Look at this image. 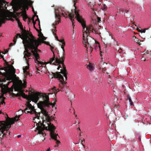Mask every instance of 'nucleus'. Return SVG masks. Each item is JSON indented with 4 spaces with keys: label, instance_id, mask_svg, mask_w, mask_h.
I'll return each mask as SVG.
<instances>
[{
    "label": "nucleus",
    "instance_id": "obj_60",
    "mask_svg": "<svg viewBox=\"0 0 151 151\" xmlns=\"http://www.w3.org/2000/svg\"><path fill=\"white\" fill-rule=\"evenodd\" d=\"M1 52H0V57L2 58H4V56H3L1 54Z\"/></svg>",
    "mask_w": 151,
    "mask_h": 151
},
{
    "label": "nucleus",
    "instance_id": "obj_9",
    "mask_svg": "<svg viewBox=\"0 0 151 151\" xmlns=\"http://www.w3.org/2000/svg\"><path fill=\"white\" fill-rule=\"evenodd\" d=\"M4 78H2V77L0 76V87L1 88V92L3 94H6L8 92H12L13 91V88H8V86L9 83L11 82H9L8 83L6 84V86L5 84H3L2 83V82H5L7 80V78L6 77V76H3Z\"/></svg>",
    "mask_w": 151,
    "mask_h": 151
},
{
    "label": "nucleus",
    "instance_id": "obj_46",
    "mask_svg": "<svg viewBox=\"0 0 151 151\" xmlns=\"http://www.w3.org/2000/svg\"><path fill=\"white\" fill-rule=\"evenodd\" d=\"M36 16L37 17V19L35 20V21H38V22H39V21H40V20L38 18V16L37 15H36Z\"/></svg>",
    "mask_w": 151,
    "mask_h": 151
},
{
    "label": "nucleus",
    "instance_id": "obj_14",
    "mask_svg": "<svg viewBox=\"0 0 151 151\" xmlns=\"http://www.w3.org/2000/svg\"><path fill=\"white\" fill-rule=\"evenodd\" d=\"M17 23L18 26L22 31V35L24 37H27V36H29V34H30L28 31H27L26 30L23 29V26L20 21L17 22Z\"/></svg>",
    "mask_w": 151,
    "mask_h": 151
},
{
    "label": "nucleus",
    "instance_id": "obj_33",
    "mask_svg": "<svg viewBox=\"0 0 151 151\" xmlns=\"http://www.w3.org/2000/svg\"><path fill=\"white\" fill-rule=\"evenodd\" d=\"M87 68L91 71L93 70V67L92 65H91L90 64L88 65L87 66Z\"/></svg>",
    "mask_w": 151,
    "mask_h": 151
},
{
    "label": "nucleus",
    "instance_id": "obj_7",
    "mask_svg": "<svg viewBox=\"0 0 151 151\" xmlns=\"http://www.w3.org/2000/svg\"><path fill=\"white\" fill-rule=\"evenodd\" d=\"M52 73L53 74L54 77L55 78H59L60 81V83L59 85L60 90L57 88L55 87L54 86L50 91V92H53L55 95L60 91H63L62 90L65 86L67 82L65 81L67 80L65 79V81L64 80L63 77L60 74V72H56L55 73Z\"/></svg>",
    "mask_w": 151,
    "mask_h": 151
},
{
    "label": "nucleus",
    "instance_id": "obj_47",
    "mask_svg": "<svg viewBox=\"0 0 151 151\" xmlns=\"http://www.w3.org/2000/svg\"><path fill=\"white\" fill-rule=\"evenodd\" d=\"M25 74H26L27 75H29V76H32L31 74L29 72H28V73H24Z\"/></svg>",
    "mask_w": 151,
    "mask_h": 151
},
{
    "label": "nucleus",
    "instance_id": "obj_8",
    "mask_svg": "<svg viewBox=\"0 0 151 151\" xmlns=\"http://www.w3.org/2000/svg\"><path fill=\"white\" fill-rule=\"evenodd\" d=\"M65 59V56H63L60 58L59 57V58H56L55 60V61H54L53 63H52L51 64L57 65V64H61L62 65L63 69H60V73H61L62 74H63L66 80H67V74L68 72L66 69L64 63Z\"/></svg>",
    "mask_w": 151,
    "mask_h": 151
},
{
    "label": "nucleus",
    "instance_id": "obj_27",
    "mask_svg": "<svg viewBox=\"0 0 151 151\" xmlns=\"http://www.w3.org/2000/svg\"><path fill=\"white\" fill-rule=\"evenodd\" d=\"M65 45V42L62 44V45H61V48L63 50V56H65V50L64 49V47Z\"/></svg>",
    "mask_w": 151,
    "mask_h": 151
},
{
    "label": "nucleus",
    "instance_id": "obj_22",
    "mask_svg": "<svg viewBox=\"0 0 151 151\" xmlns=\"http://www.w3.org/2000/svg\"><path fill=\"white\" fill-rule=\"evenodd\" d=\"M75 15V14H74L73 13L69 14V17H70L72 22V25L73 27L74 26V20L73 19L74 18Z\"/></svg>",
    "mask_w": 151,
    "mask_h": 151
},
{
    "label": "nucleus",
    "instance_id": "obj_15",
    "mask_svg": "<svg viewBox=\"0 0 151 151\" xmlns=\"http://www.w3.org/2000/svg\"><path fill=\"white\" fill-rule=\"evenodd\" d=\"M50 134L51 138L56 141V143L58 146V144L60 143V142L57 139V136H58V134L55 133V130H52L50 132Z\"/></svg>",
    "mask_w": 151,
    "mask_h": 151
},
{
    "label": "nucleus",
    "instance_id": "obj_19",
    "mask_svg": "<svg viewBox=\"0 0 151 151\" xmlns=\"http://www.w3.org/2000/svg\"><path fill=\"white\" fill-rule=\"evenodd\" d=\"M40 58V56L39 55V57H37V60H36V58H35V63H37V62L38 63V66H39V67H46V64L45 63H44L40 62L38 60H39Z\"/></svg>",
    "mask_w": 151,
    "mask_h": 151
},
{
    "label": "nucleus",
    "instance_id": "obj_54",
    "mask_svg": "<svg viewBox=\"0 0 151 151\" xmlns=\"http://www.w3.org/2000/svg\"><path fill=\"white\" fill-rule=\"evenodd\" d=\"M8 52V50H6L5 51V53H4V52H2L3 54H6V53Z\"/></svg>",
    "mask_w": 151,
    "mask_h": 151
},
{
    "label": "nucleus",
    "instance_id": "obj_61",
    "mask_svg": "<svg viewBox=\"0 0 151 151\" xmlns=\"http://www.w3.org/2000/svg\"><path fill=\"white\" fill-rule=\"evenodd\" d=\"M38 24H39V25L40 26V29L41 30V29L40 28V21H39Z\"/></svg>",
    "mask_w": 151,
    "mask_h": 151
},
{
    "label": "nucleus",
    "instance_id": "obj_63",
    "mask_svg": "<svg viewBox=\"0 0 151 151\" xmlns=\"http://www.w3.org/2000/svg\"><path fill=\"white\" fill-rule=\"evenodd\" d=\"M32 11H33L34 12V13L35 14V15H36V14H35V13L34 10V8H32Z\"/></svg>",
    "mask_w": 151,
    "mask_h": 151
},
{
    "label": "nucleus",
    "instance_id": "obj_50",
    "mask_svg": "<svg viewBox=\"0 0 151 151\" xmlns=\"http://www.w3.org/2000/svg\"><path fill=\"white\" fill-rule=\"evenodd\" d=\"M35 16H36V15H34V16H33V17H32V22H33V21L34 22V17H35Z\"/></svg>",
    "mask_w": 151,
    "mask_h": 151
},
{
    "label": "nucleus",
    "instance_id": "obj_20",
    "mask_svg": "<svg viewBox=\"0 0 151 151\" xmlns=\"http://www.w3.org/2000/svg\"><path fill=\"white\" fill-rule=\"evenodd\" d=\"M101 65L100 69H101L102 70V71L104 72V71H105L106 69V66L107 65V64L104 62H101Z\"/></svg>",
    "mask_w": 151,
    "mask_h": 151
},
{
    "label": "nucleus",
    "instance_id": "obj_62",
    "mask_svg": "<svg viewBox=\"0 0 151 151\" xmlns=\"http://www.w3.org/2000/svg\"><path fill=\"white\" fill-rule=\"evenodd\" d=\"M138 31L139 32H141L142 30L141 29H137Z\"/></svg>",
    "mask_w": 151,
    "mask_h": 151
},
{
    "label": "nucleus",
    "instance_id": "obj_43",
    "mask_svg": "<svg viewBox=\"0 0 151 151\" xmlns=\"http://www.w3.org/2000/svg\"><path fill=\"white\" fill-rule=\"evenodd\" d=\"M149 51L148 50H147L146 52H145L144 53H143L144 55H146L147 54H149Z\"/></svg>",
    "mask_w": 151,
    "mask_h": 151
},
{
    "label": "nucleus",
    "instance_id": "obj_49",
    "mask_svg": "<svg viewBox=\"0 0 151 151\" xmlns=\"http://www.w3.org/2000/svg\"><path fill=\"white\" fill-rule=\"evenodd\" d=\"M83 141L82 140H81V139H80V140H79V142H81V144L82 145H83Z\"/></svg>",
    "mask_w": 151,
    "mask_h": 151
},
{
    "label": "nucleus",
    "instance_id": "obj_38",
    "mask_svg": "<svg viewBox=\"0 0 151 151\" xmlns=\"http://www.w3.org/2000/svg\"><path fill=\"white\" fill-rule=\"evenodd\" d=\"M96 81H95V82H96V83H99L100 81V79L99 78H96Z\"/></svg>",
    "mask_w": 151,
    "mask_h": 151
},
{
    "label": "nucleus",
    "instance_id": "obj_6",
    "mask_svg": "<svg viewBox=\"0 0 151 151\" xmlns=\"http://www.w3.org/2000/svg\"><path fill=\"white\" fill-rule=\"evenodd\" d=\"M2 58L5 62V71H10L11 69H12V73H11L10 72H8L3 73L2 72L0 71V75H2V76H6V77L7 78V81H10L12 80L16 77V75L15 74V69L14 68L12 65H9L8 63V62H7L4 58ZM0 67H1L0 66Z\"/></svg>",
    "mask_w": 151,
    "mask_h": 151
},
{
    "label": "nucleus",
    "instance_id": "obj_45",
    "mask_svg": "<svg viewBox=\"0 0 151 151\" xmlns=\"http://www.w3.org/2000/svg\"><path fill=\"white\" fill-rule=\"evenodd\" d=\"M142 30L141 33H145L146 31L145 29H141Z\"/></svg>",
    "mask_w": 151,
    "mask_h": 151
},
{
    "label": "nucleus",
    "instance_id": "obj_5",
    "mask_svg": "<svg viewBox=\"0 0 151 151\" xmlns=\"http://www.w3.org/2000/svg\"><path fill=\"white\" fill-rule=\"evenodd\" d=\"M46 122L45 120H43V123L41 122H39L38 123H37L36 126H37V130L38 131V133L42 134V136H44V135H45V134L42 131L45 129L48 130L49 129L50 131V132L52 130H54L55 129V127L53 124H52L50 121L47 122V120Z\"/></svg>",
    "mask_w": 151,
    "mask_h": 151
},
{
    "label": "nucleus",
    "instance_id": "obj_42",
    "mask_svg": "<svg viewBox=\"0 0 151 151\" xmlns=\"http://www.w3.org/2000/svg\"><path fill=\"white\" fill-rule=\"evenodd\" d=\"M22 12L20 13H17L16 14H16L17 17H18L19 16V15L21 13H22Z\"/></svg>",
    "mask_w": 151,
    "mask_h": 151
},
{
    "label": "nucleus",
    "instance_id": "obj_13",
    "mask_svg": "<svg viewBox=\"0 0 151 151\" xmlns=\"http://www.w3.org/2000/svg\"><path fill=\"white\" fill-rule=\"evenodd\" d=\"M60 9H55V17L56 19L58 20V21H55V24H54L53 25L55 26V25H56L58 24L60 22L61 16L60 12Z\"/></svg>",
    "mask_w": 151,
    "mask_h": 151
},
{
    "label": "nucleus",
    "instance_id": "obj_37",
    "mask_svg": "<svg viewBox=\"0 0 151 151\" xmlns=\"http://www.w3.org/2000/svg\"><path fill=\"white\" fill-rule=\"evenodd\" d=\"M71 96L72 98H74V95L72 93H71L68 96V99L70 100V101H71V99H70V98H69V96Z\"/></svg>",
    "mask_w": 151,
    "mask_h": 151
},
{
    "label": "nucleus",
    "instance_id": "obj_4",
    "mask_svg": "<svg viewBox=\"0 0 151 151\" xmlns=\"http://www.w3.org/2000/svg\"><path fill=\"white\" fill-rule=\"evenodd\" d=\"M75 13L76 15L75 18H76L77 21L80 23L83 27V37H84L85 35L88 37L89 36V33L91 32H93V31L94 32L95 34H98L97 31L95 30H94L93 27L91 25H89L87 27L86 26L85 22L83 20L81 16L79 13L76 11H75Z\"/></svg>",
    "mask_w": 151,
    "mask_h": 151
},
{
    "label": "nucleus",
    "instance_id": "obj_18",
    "mask_svg": "<svg viewBox=\"0 0 151 151\" xmlns=\"http://www.w3.org/2000/svg\"><path fill=\"white\" fill-rule=\"evenodd\" d=\"M49 46H50V49L53 54V56L52 58H51L50 59V60L47 63H50V64H51L52 63H53V62L55 61V59L56 58H55V55L54 54V52L53 50L54 49V47L51 46L50 45H49Z\"/></svg>",
    "mask_w": 151,
    "mask_h": 151
},
{
    "label": "nucleus",
    "instance_id": "obj_35",
    "mask_svg": "<svg viewBox=\"0 0 151 151\" xmlns=\"http://www.w3.org/2000/svg\"><path fill=\"white\" fill-rule=\"evenodd\" d=\"M3 96H4V94H2L1 95V97H3V100H2V101L0 103V104H4V103L5 104V102L4 101V99H5V98L3 97Z\"/></svg>",
    "mask_w": 151,
    "mask_h": 151
},
{
    "label": "nucleus",
    "instance_id": "obj_3",
    "mask_svg": "<svg viewBox=\"0 0 151 151\" xmlns=\"http://www.w3.org/2000/svg\"><path fill=\"white\" fill-rule=\"evenodd\" d=\"M6 116L8 117V119H6V122L0 121V137L1 140L6 137L7 135H10V133H8V132L9 129L12 124L19 120V116L18 117L17 116L14 118H10L7 114Z\"/></svg>",
    "mask_w": 151,
    "mask_h": 151
},
{
    "label": "nucleus",
    "instance_id": "obj_57",
    "mask_svg": "<svg viewBox=\"0 0 151 151\" xmlns=\"http://www.w3.org/2000/svg\"><path fill=\"white\" fill-rule=\"evenodd\" d=\"M60 68H62V67H61V66L60 65H59L57 69L58 70H59L60 69Z\"/></svg>",
    "mask_w": 151,
    "mask_h": 151
},
{
    "label": "nucleus",
    "instance_id": "obj_52",
    "mask_svg": "<svg viewBox=\"0 0 151 151\" xmlns=\"http://www.w3.org/2000/svg\"><path fill=\"white\" fill-rule=\"evenodd\" d=\"M37 51V52H35V53H37V52H40L41 51H40V50H38V49H37V51Z\"/></svg>",
    "mask_w": 151,
    "mask_h": 151
},
{
    "label": "nucleus",
    "instance_id": "obj_11",
    "mask_svg": "<svg viewBox=\"0 0 151 151\" xmlns=\"http://www.w3.org/2000/svg\"><path fill=\"white\" fill-rule=\"evenodd\" d=\"M83 43L85 47L86 48L87 45H88V46H89L90 47L92 48L91 46L92 44V42H94V40L93 38L88 36L87 37L85 35L83 37Z\"/></svg>",
    "mask_w": 151,
    "mask_h": 151
},
{
    "label": "nucleus",
    "instance_id": "obj_48",
    "mask_svg": "<svg viewBox=\"0 0 151 151\" xmlns=\"http://www.w3.org/2000/svg\"><path fill=\"white\" fill-rule=\"evenodd\" d=\"M54 36H55V38L58 41H59V40L58 39V36L56 35H54Z\"/></svg>",
    "mask_w": 151,
    "mask_h": 151
},
{
    "label": "nucleus",
    "instance_id": "obj_30",
    "mask_svg": "<svg viewBox=\"0 0 151 151\" xmlns=\"http://www.w3.org/2000/svg\"><path fill=\"white\" fill-rule=\"evenodd\" d=\"M127 99L129 100L130 104L131 105H133V102L132 101V100H131V99L130 98V97L129 96V95H128L127 96Z\"/></svg>",
    "mask_w": 151,
    "mask_h": 151
},
{
    "label": "nucleus",
    "instance_id": "obj_23",
    "mask_svg": "<svg viewBox=\"0 0 151 151\" xmlns=\"http://www.w3.org/2000/svg\"><path fill=\"white\" fill-rule=\"evenodd\" d=\"M26 63L28 65H29V60H27L26 61ZM29 66H27L25 67H24L23 68V72L24 73H27L28 71L27 70L29 69Z\"/></svg>",
    "mask_w": 151,
    "mask_h": 151
},
{
    "label": "nucleus",
    "instance_id": "obj_12",
    "mask_svg": "<svg viewBox=\"0 0 151 151\" xmlns=\"http://www.w3.org/2000/svg\"><path fill=\"white\" fill-rule=\"evenodd\" d=\"M37 106L40 109L42 113L46 117V120L49 122L51 121V119H50V116L48 115V112L43 108L44 106H44V105H41L39 104H37Z\"/></svg>",
    "mask_w": 151,
    "mask_h": 151
},
{
    "label": "nucleus",
    "instance_id": "obj_36",
    "mask_svg": "<svg viewBox=\"0 0 151 151\" xmlns=\"http://www.w3.org/2000/svg\"><path fill=\"white\" fill-rule=\"evenodd\" d=\"M17 1V0H12V6H14L16 4Z\"/></svg>",
    "mask_w": 151,
    "mask_h": 151
},
{
    "label": "nucleus",
    "instance_id": "obj_64",
    "mask_svg": "<svg viewBox=\"0 0 151 151\" xmlns=\"http://www.w3.org/2000/svg\"><path fill=\"white\" fill-rule=\"evenodd\" d=\"M21 137V135H19L17 136V137L18 138H19L20 137Z\"/></svg>",
    "mask_w": 151,
    "mask_h": 151
},
{
    "label": "nucleus",
    "instance_id": "obj_10",
    "mask_svg": "<svg viewBox=\"0 0 151 151\" xmlns=\"http://www.w3.org/2000/svg\"><path fill=\"white\" fill-rule=\"evenodd\" d=\"M27 86L26 82H24L23 84L21 81L20 83H18L14 85V89L15 91L19 92V93L16 94L15 97L20 96L21 95L20 92L22 91V88H25Z\"/></svg>",
    "mask_w": 151,
    "mask_h": 151
},
{
    "label": "nucleus",
    "instance_id": "obj_31",
    "mask_svg": "<svg viewBox=\"0 0 151 151\" xmlns=\"http://www.w3.org/2000/svg\"><path fill=\"white\" fill-rule=\"evenodd\" d=\"M56 27L55 26L54 27V29L52 30V32L54 35H56V32L57 31L56 30Z\"/></svg>",
    "mask_w": 151,
    "mask_h": 151
},
{
    "label": "nucleus",
    "instance_id": "obj_39",
    "mask_svg": "<svg viewBox=\"0 0 151 151\" xmlns=\"http://www.w3.org/2000/svg\"><path fill=\"white\" fill-rule=\"evenodd\" d=\"M36 21H34V22H33V25H34V28L37 30V31L38 32L39 31V30L38 29H37L35 27V24H36Z\"/></svg>",
    "mask_w": 151,
    "mask_h": 151
},
{
    "label": "nucleus",
    "instance_id": "obj_32",
    "mask_svg": "<svg viewBox=\"0 0 151 151\" xmlns=\"http://www.w3.org/2000/svg\"><path fill=\"white\" fill-rule=\"evenodd\" d=\"M5 22V19L4 18H2L0 19V27L1 26L2 23H4Z\"/></svg>",
    "mask_w": 151,
    "mask_h": 151
},
{
    "label": "nucleus",
    "instance_id": "obj_1",
    "mask_svg": "<svg viewBox=\"0 0 151 151\" xmlns=\"http://www.w3.org/2000/svg\"><path fill=\"white\" fill-rule=\"evenodd\" d=\"M42 97L44 100L43 101H40L38 104L42 105H44V106H48L49 105H52L53 107L55 106V103H50L49 101V96L47 95L46 93L44 95L39 92H36L33 94L30 95L29 98V100L27 102V107L24 110H22V112H25L26 113H29L30 114H35L36 117L38 119H39L40 112L38 113L37 112L35 109L34 107L32 106L30 102L31 101L36 103L39 100V97Z\"/></svg>",
    "mask_w": 151,
    "mask_h": 151
},
{
    "label": "nucleus",
    "instance_id": "obj_53",
    "mask_svg": "<svg viewBox=\"0 0 151 151\" xmlns=\"http://www.w3.org/2000/svg\"><path fill=\"white\" fill-rule=\"evenodd\" d=\"M15 19L17 22H19L20 21L19 20L17 17L15 18Z\"/></svg>",
    "mask_w": 151,
    "mask_h": 151
},
{
    "label": "nucleus",
    "instance_id": "obj_24",
    "mask_svg": "<svg viewBox=\"0 0 151 151\" xmlns=\"http://www.w3.org/2000/svg\"><path fill=\"white\" fill-rule=\"evenodd\" d=\"M22 16H23L24 20L25 21V20L28 18L26 14V12L25 10L22 12Z\"/></svg>",
    "mask_w": 151,
    "mask_h": 151
},
{
    "label": "nucleus",
    "instance_id": "obj_59",
    "mask_svg": "<svg viewBox=\"0 0 151 151\" xmlns=\"http://www.w3.org/2000/svg\"><path fill=\"white\" fill-rule=\"evenodd\" d=\"M118 51L119 52V53L122 52V50L121 49H119L118 50Z\"/></svg>",
    "mask_w": 151,
    "mask_h": 151
},
{
    "label": "nucleus",
    "instance_id": "obj_41",
    "mask_svg": "<svg viewBox=\"0 0 151 151\" xmlns=\"http://www.w3.org/2000/svg\"><path fill=\"white\" fill-rule=\"evenodd\" d=\"M39 36H40V37H44L43 34H42V33L41 32L39 33Z\"/></svg>",
    "mask_w": 151,
    "mask_h": 151
},
{
    "label": "nucleus",
    "instance_id": "obj_29",
    "mask_svg": "<svg viewBox=\"0 0 151 151\" xmlns=\"http://www.w3.org/2000/svg\"><path fill=\"white\" fill-rule=\"evenodd\" d=\"M32 55V54L30 52L29 53H25L24 54V58H25V60L27 61V59L26 57H30Z\"/></svg>",
    "mask_w": 151,
    "mask_h": 151
},
{
    "label": "nucleus",
    "instance_id": "obj_55",
    "mask_svg": "<svg viewBox=\"0 0 151 151\" xmlns=\"http://www.w3.org/2000/svg\"><path fill=\"white\" fill-rule=\"evenodd\" d=\"M12 95L13 96H15L16 94L13 93H12Z\"/></svg>",
    "mask_w": 151,
    "mask_h": 151
},
{
    "label": "nucleus",
    "instance_id": "obj_26",
    "mask_svg": "<svg viewBox=\"0 0 151 151\" xmlns=\"http://www.w3.org/2000/svg\"><path fill=\"white\" fill-rule=\"evenodd\" d=\"M21 93V96H22L23 98L25 99H27L28 96L27 95H26L25 93H24V91L22 89V91L20 92Z\"/></svg>",
    "mask_w": 151,
    "mask_h": 151
},
{
    "label": "nucleus",
    "instance_id": "obj_17",
    "mask_svg": "<svg viewBox=\"0 0 151 151\" xmlns=\"http://www.w3.org/2000/svg\"><path fill=\"white\" fill-rule=\"evenodd\" d=\"M60 9V13L61 14V13H60V11H62V13H61V14L64 17H65V18H66L67 17H68V16H69V14H70V13H73L74 14H76L75 13V11L76 10V11L77 12H78L75 9H74V12H72L71 13H69V12H65V11H63L61 8H58V9ZM56 9H55V10Z\"/></svg>",
    "mask_w": 151,
    "mask_h": 151
},
{
    "label": "nucleus",
    "instance_id": "obj_40",
    "mask_svg": "<svg viewBox=\"0 0 151 151\" xmlns=\"http://www.w3.org/2000/svg\"><path fill=\"white\" fill-rule=\"evenodd\" d=\"M59 41L61 42L62 43V44L64 43V42H65L64 41V39L59 40Z\"/></svg>",
    "mask_w": 151,
    "mask_h": 151
},
{
    "label": "nucleus",
    "instance_id": "obj_2",
    "mask_svg": "<svg viewBox=\"0 0 151 151\" xmlns=\"http://www.w3.org/2000/svg\"><path fill=\"white\" fill-rule=\"evenodd\" d=\"M29 36L31 38H29V36L24 37L22 41L25 49L24 52H25V53H30L29 52L28 48L32 50L34 49V50H31V52L37 60L38 59L37 57H39V54L35 53V52H37V47L41 44L40 40L39 38L37 40L36 39L32 34H29Z\"/></svg>",
    "mask_w": 151,
    "mask_h": 151
},
{
    "label": "nucleus",
    "instance_id": "obj_34",
    "mask_svg": "<svg viewBox=\"0 0 151 151\" xmlns=\"http://www.w3.org/2000/svg\"><path fill=\"white\" fill-rule=\"evenodd\" d=\"M107 8V6L105 4H103L101 6V9L104 10H106Z\"/></svg>",
    "mask_w": 151,
    "mask_h": 151
},
{
    "label": "nucleus",
    "instance_id": "obj_51",
    "mask_svg": "<svg viewBox=\"0 0 151 151\" xmlns=\"http://www.w3.org/2000/svg\"><path fill=\"white\" fill-rule=\"evenodd\" d=\"M110 44H105V46L106 47H108V46H110Z\"/></svg>",
    "mask_w": 151,
    "mask_h": 151
},
{
    "label": "nucleus",
    "instance_id": "obj_16",
    "mask_svg": "<svg viewBox=\"0 0 151 151\" xmlns=\"http://www.w3.org/2000/svg\"><path fill=\"white\" fill-rule=\"evenodd\" d=\"M33 3V2L31 0H28L27 1H24L22 3V4L23 5V7L24 8H27L28 9V6H31Z\"/></svg>",
    "mask_w": 151,
    "mask_h": 151
},
{
    "label": "nucleus",
    "instance_id": "obj_28",
    "mask_svg": "<svg viewBox=\"0 0 151 151\" xmlns=\"http://www.w3.org/2000/svg\"><path fill=\"white\" fill-rule=\"evenodd\" d=\"M125 11L126 12V13H127V12H129V10H124V9H123L122 8H120V9H119V10L117 12L118 13H120L121 12H123Z\"/></svg>",
    "mask_w": 151,
    "mask_h": 151
},
{
    "label": "nucleus",
    "instance_id": "obj_25",
    "mask_svg": "<svg viewBox=\"0 0 151 151\" xmlns=\"http://www.w3.org/2000/svg\"><path fill=\"white\" fill-rule=\"evenodd\" d=\"M133 39L135 42H136L139 45H140V42H141V41L139 40L138 38H137L136 37H133Z\"/></svg>",
    "mask_w": 151,
    "mask_h": 151
},
{
    "label": "nucleus",
    "instance_id": "obj_44",
    "mask_svg": "<svg viewBox=\"0 0 151 151\" xmlns=\"http://www.w3.org/2000/svg\"><path fill=\"white\" fill-rule=\"evenodd\" d=\"M97 21H98V22H100V21H101V18L99 17H97Z\"/></svg>",
    "mask_w": 151,
    "mask_h": 151
},
{
    "label": "nucleus",
    "instance_id": "obj_56",
    "mask_svg": "<svg viewBox=\"0 0 151 151\" xmlns=\"http://www.w3.org/2000/svg\"><path fill=\"white\" fill-rule=\"evenodd\" d=\"M13 45V44L12 43H11L9 45V46L11 47L12 46V45Z\"/></svg>",
    "mask_w": 151,
    "mask_h": 151
},
{
    "label": "nucleus",
    "instance_id": "obj_58",
    "mask_svg": "<svg viewBox=\"0 0 151 151\" xmlns=\"http://www.w3.org/2000/svg\"><path fill=\"white\" fill-rule=\"evenodd\" d=\"M13 17H14V18L15 19V18H17V16L15 14H14V16Z\"/></svg>",
    "mask_w": 151,
    "mask_h": 151
},
{
    "label": "nucleus",
    "instance_id": "obj_21",
    "mask_svg": "<svg viewBox=\"0 0 151 151\" xmlns=\"http://www.w3.org/2000/svg\"><path fill=\"white\" fill-rule=\"evenodd\" d=\"M21 38L23 40V39H24V37L22 35H21L20 34H17V35L15 36L14 38V40H13L14 44H15L16 42V39L18 37Z\"/></svg>",
    "mask_w": 151,
    "mask_h": 151
}]
</instances>
